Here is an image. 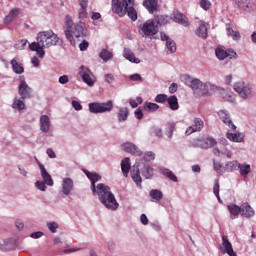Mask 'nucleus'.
<instances>
[{
	"label": "nucleus",
	"mask_w": 256,
	"mask_h": 256,
	"mask_svg": "<svg viewBox=\"0 0 256 256\" xmlns=\"http://www.w3.org/2000/svg\"><path fill=\"white\" fill-rule=\"evenodd\" d=\"M169 98L167 97L166 94H158L155 97L156 103H165Z\"/></svg>",
	"instance_id": "09e8293b"
},
{
	"label": "nucleus",
	"mask_w": 256,
	"mask_h": 256,
	"mask_svg": "<svg viewBox=\"0 0 256 256\" xmlns=\"http://www.w3.org/2000/svg\"><path fill=\"white\" fill-rule=\"evenodd\" d=\"M90 113H107L113 111V101L108 100L105 103L93 102L89 104Z\"/></svg>",
	"instance_id": "423d86ee"
},
{
	"label": "nucleus",
	"mask_w": 256,
	"mask_h": 256,
	"mask_svg": "<svg viewBox=\"0 0 256 256\" xmlns=\"http://www.w3.org/2000/svg\"><path fill=\"white\" fill-rule=\"evenodd\" d=\"M123 57L131 63H140L139 58H136L135 54L128 48H124Z\"/></svg>",
	"instance_id": "c756f323"
},
{
	"label": "nucleus",
	"mask_w": 256,
	"mask_h": 256,
	"mask_svg": "<svg viewBox=\"0 0 256 256\" xmlns=\"http://www.w3.org/2000/svg\"><path fill=\"white\" fill-rule=\"evenodd\" d=\"M226 32L228 37H231L233 41H239L241 39V34L239 31L233 30V25L231 24H226Z\"/></svg>",
	"instance_id": "393cba45"
},
{
	"label": "nucleus",
	"mask_w": 256,
	"mask_h": 256,
	"mask_svg": "<svg viewBox=\"0 0 256 256\" xmlns=\"http://www.w3.org/2000/svg\"><path fill=\"white\" fill-rule=\"evenodd\" d=\"M140 221L142 223V225H149V219L147 218V215L142 214L140 216Z\"/></svg>",
	"instance_id": "e2e57ef3"
},
{
	"label": "nucleus",
	"mask_w": 256,
	"mask_h": 256,
	"mask_svg": "<svg viewBox=\"0 0 256 256\" xmlns=\"http://www.w3.org/2000/svg\"><path fill=\"white\" fill-rule=\"evenodd\" d=\"M234 90L242 99H247L251 97V87L249 84H245V82H237L234 84Z\"/></svg>",
	"instance_id": "0eeeda50"
},
{
	"label": "nucleus",
	"mask_w": 256,
	"mask_h": 256,
	"mask_svg": "<svg viewBox=\"0 0 256 256\" xmlns=\"http://www.w3.org/2000/svg\"><path fill=\"white\" fill-rule=\"evenodd\" d=\"M122 149L125 151V153H130L136 157H141L143 155V152L139 149V147L130 142L122 144Z\"/></svg>",
	"instance_id": "ddd939ff"
},
{
	"label": "nucleus",
	"mask_w": 256,
	"mask_h": 256,
	"mask_svg": "<svg viewBox=\"0 0 256 256\" xmlns=\"http://www.w3.org/2000/svg\"><path fill=\"white\" fill-rule=\"evenodd\" d=\"M200 7H202L204 11H209V9H211V2H209V0H200Z\"/></svg>",
	"instance_id": "de8ad7c7"
},
{
	"label": "nucleus",
	"mask_w": 256,
	"mask_h": 256,
	"mask_svg": "<svg viewBox=\"0 0 256 256\" xmlns=\"http://www.w3.org/2000/svg\"><path fill=\"white\" fill-rule=\"evenodd\" d=\"M13 109H18V111H23L25 109V103L23 100L15 99L12 104Z\"/></svg>",
	"instance_id": "c03bdc74"
},
{
	"label": "nucleus",
	"mask_w": 256,
	"mask_h": 256,
	"mask_svg": "<svg viewBox=\"0 0 256 256\" xmlns=\"http://www.w3.org/2000/svg\"><path fill=\"white\" fill-rule=\"evenodd\" d=\"M218 116L221 119V121H223L225 123V125H227L230 129H232V131H235V129H237V126H235V124H233V121L231 120V118L229 117V114H227V112L220 110L218 112Z\"/></svg>",
	"instance_id": "f3484780"
},
{
	"label": "nucleus",
	"mask_w": 256,
	"mask_h": 256,
	"mask_svg": "<svg viewBox=\"0 0 256 256\" xmlns=\"http://www.w3.org/2000/svg\"><path fill=\"white\" fill-rule=\"evenodd\" d=\"M142 175L145 179H153V167L149 165H144L142 169Z\"/></svg>",
	"instance_id": "4c0bfd02"
},
{
	"label": "nucleus",
	"mask_w": 256,
	"mask_h": 256,
	"mask_svg": "<svg viewBox=\"0 0 256 256\" xmlns=\"http://www.w3.org/2000/svg\"><path fill=\"white\" fill-rule=\"evenodd\" d=\"M40 129L43 133H49V129H51V120L49 116L42 115L40 117Z\"/></svg>",
	"instance_id": "412c9836"
},
{
	"label": "nucleus",
	"mask_w": 256,
	"mask_h": 256,
	"mask_svg": "<svg viewBox=\"0 0 256 256\" xmlns=\"http://www.w3.org/2000/svg\"><path fill=\"white\" fill-rule=\"evenodd\" d=\"M181 81H183V83H185V85H188L189 87L193 81V78H191L189 75H182Z\"/></svg>",
	"instance_id": "8fccbe9b"
},
{
	"label": "nucleus",
	"mask_w": 256,
	"mask_h": 256,
	"mask_svg": "<svg viewBox=\"0 0 256 256\" xmlns=\"http://www.w3.org/2000/svg\"><path fill=\"white\" fill-rule=\"evenodd\" d=\"M19 13H21V10H19V8H14L12 9L9 14L5 17L4 19V23L6 25H9V23H11L13 21V19H15V17L19 16Z\"/></svg>",
	"instance_id": "7c9ffc66"
},
{
	"label": "nucleus",
	"mask_w": 256,
	"mask_h": 256,
	"mask_svg": "<svg viewBox=\"0 0 256 256\" xmlns=\"http://www.w3.org/2000/svg\"><path fill=\"white\" fill-rule=\"evenodd\" d=\"M174 23H179V25H183L184 27H189V19H187L186 15L182 13H177L173 18Z\"/></svg>",
	"instance_id": "a878e982"
},
{
	"label": "nucleus",
	"mask_w": 256,
	"mask_h": 256,
	"mask_svg": "<svg viewBox=\"0 0 256 256\" xmlns=\"http://www.w3.org/2000/svg\"><path fill=\"white\" fill-rule=\"evenodd\" d=\"M160 173H162V175H165V177L170 179V181H174V183H177L178 181L177 176H175V174H173L171 170L167 168H161Z\"/></svg>",
	"instance_id": "c9c22d12"
},
{
	"label": "nucleus",
	"mask_w": 256,
	"mask_h": 256,
	"mask_svg": "<svg viewBox=\"0 0 256 256\" xmlns=\"http://www.w3.org/2000/svg\"><path fill=\"white\" fill-rule=\"evenodd\" d=\"M59 83L61 85H66V83H69V77L67 75H63L59 78Z\"/></svg>",
	"instance_id": "680f3d73"
},
{
	"label": "nucleus",
	"mask_w": 256,
	"mask_h": 256,
	"mask_svg": "<svg viewBox=\"0 0 256 256\" xmlns=\"http://www.w3.org/2000/svg\"><path fill=\"white\" fill-rule=\"evenodd\" d=\"M18 93L21 99H31V87L25 82V80H21L18 86Z\"/></svg>",
	"instance_id": "f8f14e48"
},
{
	"label": "nucleus",
	"mask_w": 256,
	"mask_h": 256,
	"mask_svg": "<svg viewBox=\"0 0 256 256\" xmlns=\"http://www.w3.org/2000/svg\"><path fill=\"white\" fill-rule=\"evenodd\" d=\"M38 166L41 172L43 182L49 187H53V178H51V174L47 172V169H45V166L41 164V162H38Z\"/></svg>",
	"instance_id": "2eb2a0df"
},
{
	"label": "nucleus",
	"mask_w": 256,
	"mask_h": 256,
	"mask_svg": "<svg viewBox=\"0 0 256 256\" xmlns=\"http://www.w3.org/2000/svg\"><path fill=\"white\" fill-rule=\"evenodd\" d=\"M73 191V180L71 178H65L62 184V193L70 195Z\"/></svg>",
	"instance_id": "5701e85b"
},
{
	"label": "nucleus",
	"mask_w": 256,
	"mask_h": 256,
	"mask_svg": "<svg viewBox=\"0 0 256 256\" xmlns=\"http://www.w3.org/2000/svg\"><path fill=\"white\" fill-rule=\"evenodd\" d=\"M94 195L99 196L98 199L106 209H111L116 211L119 208V203L115 199V195L111 192V187L105 185L104 183H99L95 188L92 189Z\"/></svg>",
	"instance_id": "f257e3e1"
},
{
	"label": "nucleus",
	"mask_w": 256,
	"mask_h": 256,
	"mask_svg": "<svg viewBox=\"0 0 256 256\" xmlns=\"http://www.w3.org/2000/svg\"><path fill=\"white\" fill-rule=\"evenodd\" d=\"M233 165H238V168L240 169V175L243 177H247L248 173H251V166L248 164H239L238 162H232Z\"/></svg>",
	"instance_id": "72a5a7b5"
},
{
	"label": "nucleus",
	"mask_w": 256,
	"mask_h": 256,
	"mask_svg": "<svg viewBox=\"0 0 256 256\" xmlns=\"http://www.w3.org/2000/svg\"><path fill=\"white\" fill-rule=\"evenodd\" d=\"M203 127H205V122H203V119L194 118L193 124L186 129L185 135H193V133H199L203 130Z\"/></svg>",
	"instance_id": "9d476101"
},
{
	"label": "nucleus",
	"mask_w": 256,
	"mask_h": 256,
	"mask_svg": "<svg viewBox=\"0 0 256 256\" xmlns=\"http://www.w3.org/2000/svg\"><path fill=\"white\" fill-rule=\"evenodd\" d=\"M241 215L242 217H253L255 215V210L249 205V203L241 204Z\"/></svg>",
	"instance_id": "4be33fe9"
},
{
	"label": "nucleus",
	"mask_w": 256,
	"mask_h": 256,
	"mask_svg": "<svg viewBox=\"0 0 256 256\" xmlns=\"http://www.w3.org/2000/svg\"><path fill=\"white\" fill-rule=\"evenodd\" d=\"M127 117H129V110L127 108H121L118 111V121H127Z\"/></svg>",
	"instance_id": "79ce46f5"
},
{
	"label": "nucleus",
	"mask_w": 256,
	"mask_h": 256,
	"mask_svg": "<svg viewBox=\"0 0 256 256\" xmlns=\"http://www.w3.org/2000/svg\"><path fill=\"white\" fill-rule=\"evenodd\" d=\"M100 17H101V14L99 12H92L91 19L93 21L99 20Z\"/></svg>",
	"instance_id": "774afa93"
},
{
	"label": "nucleus",
	"mask_w": 256,
	"mask_h": 256,
	"mask_svg": "<svg viewBox=\"0 0 256 256\" xmlns=\"http://www.w3.org/2000/svg\"><path fill=\"white\" fill-rule=\"evenodd\" d=\"M227 209L230 213L231 219H237V217H239V214L241 215V206H238L236 204H229L227 206Z\"/></svg>",
	"instance_id": "b1692460"
},
{
	"label": "nucleus",
	"mask_w": 256,
	"mask_h": 256,
	"mask_svg": "<svg viewBox=\"0 0 256 256\" xmlns=\"http://www.w3.org/2000/svg\"><path fill=\"white\" fill-rule=\"evenodd\" d=\"M171 17L168 15H157L154 17V23H157V25H159L160 27L163 25H167V23H169V21H171Z\"/></svg>",
	"instance_id": "bb28decb"
},
{
	"label": "nucleus",
	"mask_w": 256,
	"mask_h": 256,
	"mask_svg": "<svg viewBox=\"0 0 256 256\" xmlns=\"http://www.w3.org/2000/svg\"><path fill=\"white\" fill-rule=\"evenodd\" d=\"M121 169L124 177H129V171H131V161L129 158H125L122 160Z\"/></svg>",
	"instance_id": "c85d7f7f"
},
{
	"label": "nucleus",
	"mask_w": 256,
	"mask_h": 256,
	"mask_svg": "<svg viewBox=\"0 0 256 256\" xmlns=\"http://www.w3.org/2000/svg\"><path fill=\"white\" fill-rule=\"evenodd\" d=\"M85 175L88 177V179L91 181V191L97 187L95 185L98 181H101V175L97 174V172H89L87 170H84Z\"/></svg>",
	"instance_id": "a211bd4d"
},
{
	"label": "nucleus",
	"mask_w": 256,
	"mask_h": 256,
	"mask_svg": "<svg viewBox=\"0 0 256 256\" xmlns=\"http://www.w3.org/2000/svg\"><path fill=\"white\" fill-rule=\"evenodd\" d=\"M139 33L145 37H153L159 33V27L155 25V21L147 20L143 25L139 26Z\"/></svg>",
	"instance_id": "39448f33"
},
{
	"label": "nucleus",
	"mask_w": 256,
	"mask_h": 256,
	"mask_svg": "<svg viewBox=\"0 0 256 256\" xmlns=\"http://www.w3.org/2000/svg\"><path fill=\"white\" fill-rule=\"evenodd\" d=\"M213 89H215V86L212 85L211 83L207 82V83H201L200 88L198 90V93H200L201 95H207V93H209V91H213Z\"/></svg>",
	"instance_id": "2f4dec72"
},
{
	"label": "nucleus",
	"mask_w": 256,
	"mask_h": 256,
	"mask_svg": "<svg viewBox=\"0 0 256 256\" xmlns=\"http://www.w3.org/2000/svg\"><path fill=\"white\" fill-rule=\"evenodd\" d=\"M213 193L216 197H219V180H215V184L213 187Z\"/></svg>",
	"instance_id": "4d7b16f0"
},
{
	"label": "nucleus",
	"mask_w": 256,
	"mask_h": 256,
	"mask_svg": "<svg viewBox=\"0 0 256 256\" xmlns=\"http://www.w3.org/2000/svg\"><path fill=\"white\" fill-rule=\"evenodd\" d=\"M10 63L12 66V71H14V73H16L17 75L25 73V68L23 67V64L19 62V58H13Z\"/></svg>",
	"instance_id": "6ab92c4d"
},
{
	"label": "nucleus",
	"mask_w": 256,
	"mask_h": 256,
	"mask_svg": "<svg viewBox=\"0 0 256 256\" xmlns=\"http://www.w3.org/2000/svg\"><path fill=\"white\" fill-rule=\"evenodd\" d=\"M177 89H178V86L176 83H172L170 86H169V93L173 94V93H177Z\"/></svg>",
	"instance_id": "0e129e2a"
},
{
	"label": "nucleus",
	"mask_w": 256,
	"mask_h": 256,
	"mask_svg": "<svg viewBox=\"0 0 256 256\" xmlns=\"http://www.w3.org/2000/svg\"><path fill=\"white\" fill-rule=\"evenodd\" d=\"M130 81H143V78L139 74H133L129 77Z\"/></svg>",
	"instance_id": "052dcab7"
},
{
	"label": "nucleus",
	"mask_w": 256,
	"mask_h": 256,
	"mask_svg": "<svg viewBox=\"0 0 256 256\" xmlns=\"http://www.w3.org/2000/svg\"><path fill=\"white\" fill-rule=\"evenodd\" d=\"M132 181L141 189V183H143V178H141V171L139 170V164L136 165V168L130 171Z\"/></svg>",
	"instance_id": "dca6fc26"
},
{
	"label": "nucleus",
	"mask_w": 256,
	"mask_h": 256,
	"mask_svg": "<svg viewBox=\"0 0 256 256\" xmlns=\"http://www.w3.org/2000/svg\"><path fill=\"white\" fill-rule=\"evenodd\" d=\"M36 187L37 189H39V191H45V189H47V186L44 181H37Z\"/></svg>",
	"instance_id": "6e6d98bb"
},
{
	"label": "nucleus",
	"mask_w": 256,
	"mask_h": 256,
	"mask_svg": "<svg viewBox=\"0 0 256 256\" xmlns=\"http://www.w3.org/2000/svg\"><path fill=\"white\" fill-rule=\"evenodd\" d=\"M143 6L147 9L149 13L153 14L159 9V2L157 0H144Z\"/></svg>",
	"instance_id": "aec40b11"
},
{
	"label": "nucleus",
	"mask_w": 256,
	"mask_h": 256,
	"mask_svg": "<svg viewBox=\"0 0 256 256\" xmlns=\"http://www.w3.org/2000/svg\"><path fill=\"white\" fill-rule=\"evenodd\" d=\"M201 83H202L201 80L193 79L192 82L190 83L189 87H191V89H193L194 93H199Z\"/></svg>",
	"instance_id": "37998d69"
},
{
	"label": "nucleus",
	"mask_w": 256,
	"mask_h": 256,
	"mask_svg": "<svg viewBox=\"0 0 256 256\" xmlns=\"http://www.w3.org/2000/svg\"><path fill=\"white\" fill-rule=\"evenodd\" d=\"M47 227L51 233H57V229H59V224L57 222H50L47 224Z\"/></svg>",
	"instance_id": "49530a36"
},
{
	"label": "nucleus",
	"mask_w": 256,
	"mask_h": 256,
	"mask_svg": "<svg viewBox=\"0 0 256 256\" xmlns=\"http://www.w3.org/2000/svg\"><path fill=\"white\" fill-rule=\"evenodd\" d=\"M78 17H79V19H86L87 18V8H80L78 10Z\"/></svg>",
	"instance_id": "3c124183"
},
{
	"label": "nucleus",
	"mask_w": 256,
	"mask_h": 256,
	"mask_svg": "<svg viewBox=\"0 0 256 256\" xmlns=\"http://www.w3.org/2000/svg\"><path fill=\"white\" fill-rule=\"evenodd\" d=\"M134 115L136 119H143V110L141 108L136 109Z\"/></svg>",
	"instance_id": "bf43d9fd"
},
{
	"label": "nucleus",
	"mask_w": 256,
	"mask_h": 256,
	"mask_svg": "<svg viewBox=\"0 0 256 256\" xmlns=\"http://www.w3.org/2000/svg\"><path fill=\"white\" fill-rule=\"evenodd\" d=\"M100 59L104 60L105 62L109 61V59H113V52L103 49L99 54Z\"/></svg>",
	"instance_id": "a19ab883"
},
{
	"label": "nucleus",
	"mask_w": 256,
	"mask_h": 256,
	"mask_svg": "<svg viewBox=\"0 0 256 256\" xmlns=\"http://www.w3.org/2000/svg\"><path fill=\"white\" fill-rule=\"evenodd\" d=\"M45 48H41L39 46H37L36 50H32V51H36L38 57H40V59H43V57H45Z\"/></svg>",
	"instance_id": "5fc2aeb1"
},
{
	"label": "nucleus",
	"mask_w": 256,
	"mask_h": 256,
	"mask_svg": "<svg viewBox=\"0 0 256 256\" xmlns=\"http://www.w3.org/2000/svg\"><path fill=\"white\" fill-rule=\"evenodd\" d=\"M220 252L222 255L237 256V252L233 250V245L227 238V236H222V245L220 246Z\"/></svg>",
	"instance_id": "6e6552de"
},
{
	"label": "nucleus",
	"mask_w": 256,
	"mask_h": 256,
	"mask_svg": "<svg viewBox=\"0 0 256 256\" xmlns=\"http://www.w3.org/2000/svg\"><path fill=\"white\" fill-rule=\"evenodd\" d=\"M160 38L161 41H166L167 53H175V51H177V44H175V41L171 40L167 34L161 32Z\"/></svg>",
	"instance_id": "4468645a"
},
{
	"label": "nucleus",
	"mask_w": 256,
	"mask_h": 256,
	"mask_svg": "<svg viewBox=\"0 0 256 256\" xmlns=\"http://www.w3.org/2000/svg\"><path fill=\"white\" fill-rule=\"evenodd\" d=\"M66 26L67 30H65L66 38L70 41H73V37L79 38L85 36V24H73V20H71V16H66Z\"/></svg>",
	"instance_id": "20e7f679"
},
{
	"label": "nucleus",
	"mask_w": 256,
	"mask_h": 256,
	"mask_svg": "<svg viewBox=\"0 0 256 256\" xmlns=\"http://www.w3.org/2000/svg\"><path fill=\"white\" fill-rule=\"evenodd\" d=\"M30 237H32V239H40V237H43V232L38 231L31 233Z\"/></svg>",
	"instance_id": "69168bd1"
},
{
	"label": "nucleus",
	"mask_w": 256,
	"mask_h": 256,
	"mask_svg": "<svg viewBox=\"0 0 256 256\" xmlns=\"http://www.w3.org/2000/svg\"><path fill=\"white\" fill-rule=\"evenodd\" d=\"M166 101L171 111H177V109H179V100L177 99V96H170Z\"/></svg>",
	"instance_id": "f704fd0d"
},
{
	"label": "nucleus",
	"mask_w": 256,
	"mask_h": 256,
	"mask_svg": "<svg viewBox=\"0 0 256 256\" xmlns=\"http://www.w3.org/2000/svg\"><path fill=\"white\" fill-rule=\"evenodd\" d=\"M79 75L82 77L84 83L88 85V87H93V85H95V80L91 78L93 77V72H91L89 68L81 66L79 69Z\"/></svg>",
	"instance_id": "1a4fd4ad"
},
{
	"label": "nucleus",
	"mask_w": 256,
	"mask_h": 256,
	"mask_svg": "<svg viewBox=\"0 0 256 256\" xmlns=\"http://www.w3.org/2000/svg\"><path fill=\"white\" fill-rule=\"evenodd\" d=\"M143 109L148 113H153L159 109V105L151 102H145L143 105Z\"/></svg>",
	"instance_id": "e433bc0d"
},
{
	"label": "nucleus",
	"mask_w": 256,
	"mask_h": 256,
	"mask_svg": "<svg viewBox=\"0 0 256 256\" xmlns=\"http://www.w3.org/2000/svg\"><path fill=\"white\" fill-rule=\"evenodd\" d=\"M196 35L202 39H207V24L205 22H201L200 26L196 30Z\"/></svg>",
	"instance_id": "473e14b6"
},
{
	"label": "nucleus",
	"mask_w": 256,
	"mask_h": 256,
	"mask_svg": "<svg viewBox=\"0 0 256 256\" xmlns=\"http://www.w3.org/2000/svg\"><path fill=\"white\" fill-rule=\"evenodd\" d=\"M79 49H80V51H87V49H89V42H87V40H83L79 44Z\"/></svg>",
	"instance_id": "864d4df0"
},
{
	"label": "nucleus",
	"mask_w": 256,
	"mask_h": 256,
	"mask_svg": "<svg viewBox=\"0 0 256 256\" xmlns=\"http://www.w3.org/2000/svg\"><path fill=\"white\" fill-rule=\"evenodd\" d=\"M112 11L119 17H128L135 21L137 19V10H135V0H112Z\"/></svg>",
	"instance_id": "f03ea898"
},
{
	"label": "nucleus",
	"mask_w": 256,
	"mask_h": 256,
	"mask_svg": "<svg viewBox=\"0 0 256 256\" xmlns=\"http://www.w3.org/2000/svg\"><path fill=\"white\" fill-rule=\"evenodd\" d=\"M206 145L207 147H215V145H217V141L214 140L213 137H208L206 138Z\"/></svg>",
	"instance_id": "603ef678"
},
{
	"label": "nucleus",
	"mask_w": 256,
	"mask_h": 256,
	"mask_svg": "<svg viewBox=\"0 0 256 256\" xmlns=\"http://www.w3.org/2000/svg\"><path fill=\"white\" fill-rule=\"evenodd\" d=\"M144 161L150 163V161H155V154L151 151L146 152L143 156Z\"/></svg>",
	"instance_id": "a18cd8bd"
},
{
	"label": "nucleus",
	"mask_w": 256,
	"mask_h": 256,
	"mask_svg": "<svg viewBox=\"0 0 256 256\" xmlns=\"http://www.w3.org/2000/svg\"><path fill=\"white\" fill-rule=\"evenodd\" d=\"M149 195L151 199H154V201H161V199H163V192L158 189L151 190Z\"/></svg>",
	"instance_id": "58836bf2"
},
{
	"label": "nucleus",
	"mask_w": 256,
	"mask_h": 256,
	"mask_svg": "<svg viewBox=\"0 0 256 256\" xmlns=\"http://www.w3.org/2000/svg\"><path fill=\"white\" fill-rule=\"evenodd\" d=\"M59 43V37L57 34H54L52 30L39 32L37 35V42H32L29 45L30 51L37 50V47L41 49H49V47H53V45H57Z\"/></svg>",
	"instance_id": "7ed1b4c3"
},
{
	"label": "nucleus",
	"mask_w": 256,
	"mask_h": 256,
	"mask_svg": "<svg viewBox=\"0 0 256 256\" xmlns=\"http://www.w3.org/2000/svg\"><path fill=\"white\" fill-rule=\"evenodd\" d=\"M215 53H216L217 59H219L220 61H223L224 59H227V57L229 59H237V52H234L231 49L223 50L221 48H217L215 50Z\"/></svg>",
	"instance_id": "9b49d317"
},
{
	"label": "nucleus",
	"mask_w": 256,
	"mask_h": 256,
	"mask_svg": "<svg viewBox=\"0 0 256 256\" xmlns=\"http://www.w3.org/2000/svg\"><path fill=\"white\" fill-rule=\"evenodd\" d=\"M237 5L240 9H243L244 11L253 7V3H251L250 0H238Z\"/></svg>",
	"instance_id": "ea45409f"
},
{
	"label": "nucleus",
	"mask_w": 256,
	"mask_h": 256,
	"mask_svg": "<svg viewBox=\"0 0 256 256\" xmlns=\"http://www.w3.org/2000/svg\"><path fill=\"white\" fill-rule=\"evenodd\" d=\"M80 9H87L89 5V1L87 0H79Z\"/></svg>",
	"instance_id": "338daca9"
},
{
	"label": "nucleus",
	"mask_w": 256,
	"mask_h": 256,
	"mask_svg": "<svg viewBox=\"0 0 256 256\" xmlns=\"http://www.w3.org/2000/svg\"><path fill=\"white\" fill-rule=\"evenodd\" d=\"M226 137L229 141L234 143H242L243 139H245V136L242 133H227Z\"/></svg>",
	"instance_id": "cd10ccee"
},
{
	"label": "nucleus",
	"mask_w": 256,
	"mask_h": 256,
	"mask_svg": "<svg viewBox=\"0 0 256 256\" xmlns=\"http://www.w3.org/2000/svg\"><path fill=\"white\" fill-rule=\"evenodd\" d=\"M72 107L75 109V111H81V109H83V106H81V103L75 100L72 101Z\"/></svg>",
	"instance_id": "13d9d810"
}]
</instances>
